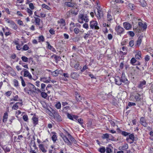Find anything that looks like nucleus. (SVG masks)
Listing matches in <instances>:
<instances>
[{
  "instance_id": "e433bc0d",
  "label": "nucleus",
  "mask_w": 153,
  "mask_h": 153,
  "mask_svg": "<svg viewBox=\"0 0 153 153\" xmlns=\"http://www.w3.org/2000/svg\"><path fill=\"white\" fill-rule=\"evenodd\" d=\"M58 23H60L62 24L63 26H65V20L64 19H60L59 21L58 22Z\"/></svg>"
},
{
  "instance_id": "9b49d317",
  "label": "nucleus",
  "mask_w": 153,
  "mask_h": 153,
  "mask_svg": "<svg viewBox=\"0 0 153 153\" xmlns=\"http://www.w3.org/2000/svg\"><path fill=\"white\" fill-rule=\"evenodd\" d=\"M115 81L116 84L119 86L121 85L122 84V82L119 76H117L115 77Z\"/></svg>"
},
{
  "instance_id": "ddd939ff",
  "label": "nucleus",
  "mask_w": 153,
  "mask_h": 153,
  "mask_svg": "<svg viewBox=\"0 0 153 153\" xmlns=\"http://www.w3.org/2000/svg\"><path fill=\"white\" fill-rule=\"evenodd\" d=\"M123 25L124 27L127 30H130L131 28V25L128 22H124Z\"/></svg>"
},
{
  "instance_id": "6e6552de",
  "label": "nucleus",
  "mask_w": 153,
  "mask_h": 153,
  "mask_svg": "<svg viewBox=\"0 0 153 153\" xmlns=\"http://www.w3.org/2000/svg\"><path fill=\"white\" fill-rule=\"evenodd\" d=\"M53 115L54 118L57 121L59 122L62 121V117L57 111H54L53 114Z\"/></svg>"
},
{
  "instance_id": "864d4df0",
  "label": "nucleus",
  "mask_w": 153,
  "mask_h": 153,
  "mask_svg": "<svg viewBox=\"0 0 153 153\" xmlns=\"http://www.w3.org/2000/svg\"><path fill=\"white\" fill-rule=\"evenodd\" d=\"M34 91L33 92L36 93H39L41 92V91L38 88H36V87H35V88L34 89Z\"/></svg>"
},
{
  "instance_id": "4d7b16f0",
  "label": "nucleus",
  "mask_w": 153,
  "mask_h": 153,
  "mask_svg": "<svg viewBox=\"0 0 153 153\" xmlns=\"http://www.w3.org/2000/svg\"><path fill=\"white\" fill-rule=\"evenodd\" d=\"M127 33L131 37H133L134 36V33L133 31H128L127 32Z\"/></svg>"
},
{
  "instance_id": "473e14b6",
  "label": "nucleus",
  "mask_w": 153,
  "mask_h": 153,
  "mask_svg": "<svg viewBox=\"0 0 153 153\" xmlns=\"http://www.w3.org/2000/svg\"><path fill=\"white\" fill-rule=\"evenodd\" d=\"M110 134L108 133H105L103 134L102 136V138L103 139H109Z\"/></svg>"
},
{
  "instance_id": "5fc2aeb1",
  "label": "nucleus",
  "mask_w": 153,
  "mask_h": 153,
  "mask_svg": "<svg viewBox=\"0 0 153 153\" xmlns=\"http://www.w3.org/2000/svg\"><path fill=\"white\" fill-rule=\"evenodd\" d=\"M107 20L109 21H110L112 20V16H111L108 13L107 15Z\"/></svg>"
},
{
  "instance_id": "c03bdc74",
  "label": "nucleus",
  "mask_w": 153,
  "mask_h": 153,
  "mask_svg": "<svg viewBox=\"0 0 153 153\" xmlns=\"http://www.w3.org/2000/svg\"><path fill=\"white\" fill-rule=\"evenodd\" d=\"M11 25H12V28L13 29L15 30L17 29L18 28L17 26L14 22L13 21Z\"/></svg>"
},
{
  "instance_id": "0eeeda50",
  "label": "nucleus",
  "mask_w": 153,
  "mask_h": 153,
  "mask_svg": "<svg viewBox=\"0 0 153 153\" xmlns=\"http://www.w3.org/2000/svg\"><path fill=\"white\" fill-rule=\"evenodd\" d=\"M120 78L122 82L125 84H128V81L127 79L124 72L122 73V76L121 77H120Z\"/></svg>"
},
{
  "instance_id": "a211bd4d",
  "label": "nucleus",
  "mask_w": 153,
  "mask_h": 153,
  "mask_svg": "<svg viewBox=\"0 0 153 153\" xmlns=\"http://www.w3.org/2000/svg\"><path fill=\"white\" fill-rule=\"evenodd\" d=\"M138 24L140 27H141L144 30L146 29L147 27V25L146 23H145L143 24L142 22H138Z\"/></svg>"
},
{
  "instance_id": "4c0bfd02",
  "label": "nucleus",
  "mask_w": 153,
  "mask_h": 153,
  "mask_svg": "<svg viewBox=\"0 0 153 153\" xmlns=\"http://www.w3.org/2000/svg\"><path fill=\"white\" fill-rule=\"evenodd\" d=\"M78 122L80 124L81 126L84 127V125H83V120L81 118L79 119L78 120Z\"/></svg>"
},
{
  "instance_id": "5701e85b",
  "label": "nucleus",
  "mask_w": 153,
  "mask_h": 153,
  "mask_svg": "<svg viewBox=\"0 0 153 153\" xmlns=\"http://www.w3.org/2000/svg\"><path fill=\"white\" fill-rule=\"evenodd\" d=\"M40 80L44 82L48 83L50 82V80H48L47 79V78L46 77H44L41 78L40 79Z\"/></svg>"
},
{
  "instance_id": "cd10ccee",
  "label": "nucleus",
  "mask_w": 153,
  "mask_h": 153,
  "mask_svg": "<svg viewBox=\"0 0 153 153\" xmlns=\"http://www.w3.org/2000/svg\"><path fill=\"white\" fill-rule=\"evenodd\" d=\"M59 74V71L57 69L51 72V74L53 76H57Z\"/></svg>"
},
{
  "instance_id": "7ed1b4c3",
  "label": "nucleus",
  "mask_w": 153,
  "mask_h": 153,
  "mask_svg": "<svg viewBox=\"0 0 153 153\" xmlns=\"http://www.w3.org/2000/svg\"><path fill=\"white\" fill-rule=\"evenodd\" d=\"M60 137L63 139L65 143H67V145L70 146L72 145V143L69 140L68 138L63 133H60Z\"/></svg>"
},
{
  "instance_id": "4be33fe9",
  "label": "nucleus",
  "mask_w": 153,
  "mask_h": 153,
  "mask_svg": "<svg viewBox=\"0 0 153 153\" xmlns=\"http://www.w3.org/2000/svg\"><path fill=\"white\" fill-rule=\"evenodd\" d=\"M71 78L74 79H76L78 78L79 74L77 73L72 72L71 73Z\"/></svg>"
},
{
  "instance_id": "bf43d9fd",
  "label": "nucleus",
  "mask_w": 153,
  "mask_h": 153,
  "mask_svg": "<svg viewBox=\"0 0 153 153\" xmlns=\"http://www.w3.org/2000/svg\"><path fill=\"white\" fill-rule=\"evenodd\" d=\"M3 149L6 152H9L10 151V149L7 146H4L3 148Z\"/></svg>"
},
{
  "instance_id": "13d9d810",
  "label": "nucleus",
  "mask_w": 153,
  "mask_h": 153,
  "mask_svg": "<svg viewBox=\"0 0 153 153\" xmlns=\"http://www.w3.org/2000/svg\"><path fill=\"white\" fill-rule=\"evenodd\" d=\"M88 68V66L86 65L83 67L82 69L81 70V72H83L85 70Z\"/></svg>"
},
{
  "instance_id": "39448f33",
  "label": "nucleus",
  "mask_w": 153,
  "mask_h": 153,
  "mask_svg": "<svg viewBox=\"0 0 153 153\" xmlns=\"http://www.w3.org/2000/svg\"><path fill=\"white\" fill-rule=\"evenodd\" d=\"M115 30L118 35L121 36V34L124 33L125 29L120 25L117 26L115 28Z\"/></svg>"
},
{
  "instance_id": "774afa93",
  "label": "nucleus",
  "mask_w": 153,
  "mask_h": 153,
  "mask_svg": "<svg viewBox=\"0 0 153 153\" xmlns=\"http://www.w3.org/2000/svg\"><path fill=\"white\" fill-rule=\"evenodd\" d=\"M23 120L25 121H27L28 120V117L27 115H24L23 117Z\"/></svg>"
},
{
  "instance_id": "9d476101",
  "label": "nucleus",
  "mask_w": 153,
  "mask_h": 153,
  "mask_svg": "<svg viewBox=\"0 0 153 153\" xmlns=\"http://www.w3.org/2000/svg\"><path fill=\"white\" fill-rule=\"evenodd\" d=\"M34 18L35 19V25L37 27L38 26L39 29H42V27L40 26L41 19L37 17H34Z\"/></svg>"
},
{
  "instance_id": "09e8293b",
  "label": "nucleus",
  "mask_w": 153,
  "mask_h": 153,
  "mask_svg": "<svg viewBox=\"0 0 153 153\" xmlns=\"http://www.w3.org/2000/svg\"><path fill=\"white\" fill-rule=\"evenodd\" d=\"M142 42V39L141 37L140 36H139L138 39V40L137 42V45H140L141 43Z\"/></svg>"
},
{
  "instance_id": "bb28decb",
  "label": "nucleus",
  "mask_w": 153,
  "mask_h": 153,
  "mask_svg": "<svg viewBox=\"0 0 153 153\" xmlns=\"http://www.w3.org/2000/svg\"><path fill=\"white\" fill-rule=\"evenodd\" d=\"M114 11L116 13H119L120 12V10L118 6L115 5L114 8Z\"/></svg>"
},
{
  "instance_id": "a18cd8bd",
  "label": "nucleus",
  "mask_w": 153,
  "mask_h": 153,
  "mask_svg": "<svg viewBox=\"0 0 153 153\" xmlns=\"http://www.w3.org/2000/svg\"><path fill=\"white\" fill-rule=\"evenodd\" d=\"M19 97L18 95H16L13 97V98L10 99V101H18Z\"/></svg>"
},
{
  "instance_id": "a19ab883",
  "label": "nucleus",
  "mask_w": 153,
  "mask_h": 153,
  "mask_svg": "<svg viewBox=\"0 0 153 153\" xmlns=\"http://www.w3.org/2000/svg\"><path fill=\"white\" fill-rule=\"evenodd\" d=\"M44 38L42 35L38 37L39 42H43L44 41Z\"/></svg>"
},
{
  "instance_id": "338daca9",
  "label": "nucleus",
  "mask_w": 153,
  "mask_h": 153,
  "mask_svg": "<svg viewBox=\"0 0 153 153\" xmlns=\"http://www.w3.org/2000/svg\"><path fill=\"white\" fill-rule=\"evenodd\" d=\"M105 150L107 153H110L112 152L111 149L109 147H107Z\"/></svg>"
},
{
  "instance_id": "37998d69",
  "label": "nucleus",
  "mask_w": 153,
  "mask_h": 153,
  "mask_svg": "<svg viewBox=\"0 0 153 153\" xmlns=\"http://www.w3.org/2000/svg\"><path fill=\"white\" fill-rule=\"evenodd\" d=\"M55 107L57 109H59L61 107V104L59 102H58L55 105Z\"/></svg>"
},
{
  "instance_id": "c756f323",
  "label": "nucleus",
  "mask_w": 153,
  "mask_h": 153,
  "mask_svg": "<svg viewBox=\"0 0 153 153\" xmlns=\"http://www.w3.org/2000/svg\"><path fill=\"white\" fill-rule=\"evenodd\" d=\"M129 135V138L131 140L132 142L131 143H132L135 140V137L134 135V134L133 133H132L131 134H130Z\"/></svg>"
},
{
  "instance_id": "79ce46f5",
  "label": "nucleus",
  "mask_w": 153,
  "mask_h": 153,
  "mask_svg": "<svg viewBox=\"0 0 153 153\" xmlns=\"http://www.w3.org/2000/svg\"><path fill=\"white\" fill-rule=\"evenodd\" d=\"M42 7L43 8H45L48 10H49L51 9V8L49 6L44 4H42Z\"/></svg>"
},
{
  "instance_id": "f3484780",
  "label": "nucleus",
  "mask_w": 153,
  "mask_h": 153,
  "mask_svg": "<svg viewBox=\"0 0 153 153\" xmlns=\"http://www.w3.org/2000/svg\"><path fill=\"white\" fill-rule=\"evenodd\" d=\"M75 95L76 100L77 102H79L82 100V97L77 92H75Z\"/></svg>"
},
{
  "instance_id": "c85d7f7f",
  "label": "nucleus",
  "mask_w": 153,
  "mask_h": 153,
  "mask_svg": "<svg viewBox=\"0 0 153 153\" xmlns=\"http://www.w3.org/2000/svg\"><path fill=\"white\" fill-rule=\"evenodd\" d=\"M19 64L21 65L24 68H25L27 69H29L27 64H25L24 63H23L21 61H19Z\"/></svg>"
},
{
  "instance_id": "49530a36",
  "label": "nucleus",
  "mask_w": 153,
  "mask_h": 153,
  "mask_svg": "<svg viewBox=\"0 0 153 153\" xmlns=\"http://www.w3.org/2000/svg\"><path fill=\"white\" fill-rule=\"evenodd\" d=\"M88 74V75L91 77V79H95L96 77L94 76V75L92 74H91L90 72H88L86 71L85 74V75H87Z\"/></svg>"
},
{
  "instance_id": "603ef678",
  "label": "nucleus",
  "mask_w": 153,
  "mask_h": 153,
  "mask_svg": "<svg viewBox=\"0 0 153 153\" xmlns=\"http://www.w3.org/2000/svg\"><path fill=\"white\" fill-rule=\"evenodd\" d=\"M130 134V133L127 132L125 131H123L122 132L121 134L123 136L126 137L129 135Z\"/></svg>"
},
{
  "instance_id": "ea45409f",
  "label": "nucleus",
  "mask_w": 153,
  "mask_h": 153,
  "mask_svg": "<svg viewBox=\"0 0 153 153\" xmlns=\"http://www.w3.org/2000/svg\"><path fill=\"white\" fill-rule=\"evenodd\" d=\"M74 68L77 70H79L80 69L81 67L80 66V65L78 62H77L76 63L74 66Z\"/></svg>"
},
{
  "instance_id": "72a5a7b5",
  "label": "nucleus",
  "mask_w": 153,
  "mask_h": 153,
  "mask_svg": "<svg viewBox=\"0 0 153 153\" xmlns=\"http://www.w3.org/2000/svg\"><path fill=\"white\" fill-rule=\"evenodd\" d=\"M53 58L56 61H57L58 60H59V59H61V57L60 56H58L55 54H54L51 56V58Z\"/></svg>"
},
{
  "instance_id": "a878e982",
  "label": "nucleus",
  "mask_w": 153,
  "mask_h": 153,
  "mask_svg": "<svg viewBox=\"0 0 153 153\" xmlns=\"http://www.w3.org/2000/svg\"><path fill=\"white\" fill-rule=\"evenodd\" d=\"M128 145L127 144H125L123 146L119 147V149L121 150H125L128 148Z\"/></svg>"
},
{
  "instance_id": "423d86ee",
  "label": "nucleus",
  "mask_w": 153,
  "mask_h": 153,
  "mask_svg": "<svg viewBox=\"0 0 153 153\" xmlns=\"http://www.w3.org/2000/svg\"><path fill=\"white\" fill-rule=\"evenodd\" d=\"M146 81L145 80L143 79L142 81L139 82L137 87L138 88L143 90L146 87Z\"/></svg>"
},
{
  "instance_id": "f704fd0d",
  "label": "nucleus",
  "mask_w": 153,
  "mask_h": 153,
  "mask_svg": "<svg viewBox=\"0 0 153 153\" xmlns=\"http://www.w3.org/2000/svg\"><path fill=\"white\" fill-rule=\"evenodd\" d=\"M99 152L101 153H105V149L104 146H102L99 148L98 150Z\"/></svg>"
},
{
  "instance_id": "1a4fd4ad",
  "label": "nucleus",
  "mask_w": 153,
  "mask_h": 153,
  "mask_svg": "<svg viewBox=\"0 0 153 153\" xmlns=\"http://www.w3.org/2000/svg\"><path fill=\"white\" fill-rule=\"evenodd\" d=\"M140 123L144 127H147L148 123L146 122V120L145 117H142L140 118Z\"/></svg>"
},
{
  "instance_id": "b1692460",
  "label": "nucleus",
  "mask_w": 153,
  "mask_h": 153,
  "mask_svg": "<svg viewBox=\"0 0 153 153\" xmlns=\"http://www.w3.org/2000/svg\"><path fill=\"white\" fill-rule=\"evenodd\" d=\"M8 118V114L7 112H5L4 113V116L3 118V122L4 123L6 122Z\"/></svg>"
},
{
  "instance_id": "f03ea898",
  "label": "nucleus",
  "mask_w": 153,
  "mask_h": 153,
  "mask_svg": "<svg viewBox=\"0 0 153 153\" xmlns=\"http://www.w3.org/2000/svg\"><path fill=\"white\" fill-rule=\"evenodd\" d=\"M99 2V1H96V3H97V6L98 7V8H97V14H96L95 12V13L96 15V16L97 17V19L99 20V19H100L101 17H102L103 16V12L102 10L100 9V7L98 4V3Z\"/></svg>"
},
{
  "instance_id": "aec40b11",
  "label": "nucleus",
  "mask_w": 153,
  "mask_h": 153,
  "mask_svg": "<svg viewBox=\"0 0 153 153\" xmlns=\"http://www.w3.org/2000/svg\"><path fill=\"white\" fill-rule=\"evenodd\" d=\"M32 119L33 120V123L34 126H36V125L38 124V118L33 116L32 117Z\"/></svg>"
},
{
  "instance_id": "69168bd1",
  "label": "nucleus",
  "mask_w": 153,
  "mask_h": 153,
  "mask_svg": "<svg viewBox=\"0 0 153 153\" xmlns=\"http://www.w3.org/2000/svg\"><path fill=\"white\" fill-rule=\"evenodd\" d=\"M27 12L29 14L30 16H31L33 14L32 11L28 8H27Z\"/></svg>"
},
{
  "instance_id": "393cba45",
  "label": "nucleus",
  "mask_w": 153,
  "mask_h": 153,
  "mask_svg": "<svg viewBox=\"0 0 153 153\" xmlns=\"http://www.w3.org/2000/svg\"><path fill=\"white\" fill-rule=\"evenodd\" d=\"M65 4L68 7H72L74 6V4L70 2H65Z\"/></svg>"
},
{
  "instance_id": "6e6d98bb",
  "label": "nucleus",
  "mask_w": 153,
  "mask_h": 153,
  "mask_svg": "<svg viewBox=\"0 0 153 153\" xmlns=\"http://www.w3.org/2000/svg\"><path fill=\"white\" fill-rule=\"evenodd\" d=\"M67 117L69 119L73 120H74L73 119V115H72L71 114H70L69 113H67Z\"/></svg>"
},
{
  "instance_id": "f8f14e48",
  "label": "nucleus",
  "mask_w": 153,
  "mask_h": 153,
  "mask_svg": "<svg viewBox=\"0 0 153 153\" xmlns=\"http://www.w3.org/2000/svg\"><path fill=\"white\" fill-rule=\"evenodd\" d=\"M27 88H28L29 89V91H31V92H33V91H34V89L35 88V86L32 84L30 83H28L27 85Z\"/></svg>"
},
{
  "instance_id": "680f3d73",
  "label": "nucleus",
  "mask_w": 153,
  "mask_h": 153,
  "mask_svg": "<svg viewBox=\"0 0 153 153\" xmlns=\"http://www.w3.org/2000/svg\"><path fill=\"white\" fill-rule=\"evenodd\" d=\"M74 31L76 34H78L80 31L79 29L77 27H76L74 29Z\"/></svg>"
},
{
  "instance_id": "58836bf2",
  "label": "nucleus",
  "mask_w": 153,
  "mask_h": 153,
  "mask_svg": "<svg viewBox=\"0 0 153 153\" xmlns=\"http://www.w3.org/2000/svg\"><path fill=\"white\" fill-rule=\"evenodd\" d=\"M14 85L15 87L17 88L18 86H19V83L18 81L14 79L13 81Z\"/></svg>"
},
{
  "instance_id": "f257e3e1",
  "label": "nucleus",
  "mask_w": 153,
  "mask_h": 153,
  "mask_svg": "<svg viewBox=\"0 0 153 153\" xmlns=\"http://www.w3.org/2000/svg\"><path fill=\"white\" fill-rule=\"evenodd\" d=\"M78 22L80 23H82L83 21L85 22H88L89 19L88 16L86 14H79L78 16Z\"/></svg>"
},
{
  "instance_id": "2eb2a0df",
  "label": "nucleus",
  "mask_w": 153,
  "mask_h": 153,
  "mask_svg": "<svg viewBox=\"0 0 153 153\" xmlns=\"http://www.w3.org/2000/svg\"><path fill=\"white\" fill-rule=\"evenodd\" d=\"M51 133V134H53V136L51 137L52 140L54 143H55L57 140V134L55 132H52Z\"/></svg>"
},
{
  "instance_id": "412c9836",
  "label": "nucleus",
  "mask_w": 153,
  "mask_h": 153,
  "mask_svg": "<svg viewBox=\"0 0 153 153\" xmlns=\"http://www.w3.org/2000/svg\"><path fill=\"white\" fill-rule=\"evenodd\" d=\"M39 146L40 149L43 153L47 152V151L45 149L44 145L43 144H40L39 145Z\"/></svg>"
},
{
  "instance_id": "de8ad7c7",
  "label": "nucleus",
  "mask_w": 153,
  "mask_h": 153,
  "mask_svg": "<svg viewBox=\"0 0 153 153\" xmlns=\"http://www.w3.org/2000/svg\"><path fill=\"white\" fill-rule=\"evenodd\" d=\"M22 61L25 62H27L28 61V58L25 56H22L21 57Z\"/></svg>"
},
{
  "instance_id": "3c124183",
  "label": "nucleus",
  "mask_w": 153,
  "mask_h": 153,
  "mask_svg": "<svg viewBox=\"0 0 153 153\" xmlns=\"http://www.w3.org/2000/svg\"><path fill=\"white\" fill-rule=\"evenodd\" d=\"M29 48V47L27 44L25 45L22 48V51H27Z\"/></svg>"
},
{
  "instance_id": "6ab92c4d",
  "label": "nucleus",
  "mask_w": 153,
  "mask_h": 153,
  "mask_svg": "<svg viewBox=\"0 0 153 153\" xmlns=\"http://www.w3.org/2000/svg\"><path fill=\"white\" fill-rule=\"evenodd\" d=\"M22 102H17L13 106L12 109L14 110H16L19 108V105H22Z\"/></svg>"
},
{
  "instance_id": "dca6fc26",
  "label": "nucleus",
  "mask_w": 153,
  "mask_h": 153,
  "mask_svg": "<svg viewBox=\"0 0 153 153\" xmlns=\"http://www.w3.org/2000/svg\"><path fill=\"white\" fill-rule=\"evenodd\" d=\"M46 43L47 45V48L48 49L50 50L53 52H56L55 49L50 45L49 42L48 41L46 42Z\"/></svg>"
},
{
  "instance_id": "8fccbe9b",
  "label": "nucleus",
  "mask_w": 153,
  "mask_h": 153,
  "mask_svg": "<svg viewBox=\"0 0 153 153\" xmlns=\"http://www.w3.org/2000/svg\"><path fill=\"white\" fill-rule=\"evenodd\" d=\"M41 93L42 97L45 99H46L47 96V93L44 92H42Z\"/></svg>"
},
{
  "instance_id": "20e7f679",
  "label": "nucleus",
  "mask_w": 153,
  "mask_h": 153,
  "mask_svg": "<svg viewBox=\"0 0 153 153\" xmlns=\"http://www.w3.org/2000/svg\"><path fill=\"white\" fill-rule=\"evenodd\" d=\"M98 23L96 21L93 20L90 22V26L91 28H94L95 29L98 30L99 27L97 26Z\"/></svg>"
},
{
  "instance_id": "4468645a",
  "label": "nucleus",
  "mask_w": 153,
  "mask_h": 153,
  "mask_svg": "<svg viewBox=\"0 0 153 153\" xmlns=\"http://www.w3.org/2000/svg\"><path fill=\"white\" fill-rule=\"evenodd\" d=\"M142 53L140 51H138L136 52V54L135 55V57L136 59L140 60L142 58Z\"/></svg>"
},
{
  "instance_id": "052dcab7",
  "label": "nucleus",
  "mask_w": 153,
  "mask_h": 153,
  "mask_svg": "<svg viewBox=\"0 0 153 153\" xmlns=\"http://www.w3.org/2000/svg\"><path fill=\"white\" fill-rule=\"evenodd\" d=\"M70 11H71V15H72V16L76 15L77 14V12H76L75 10H70Z\"/></svg>"
},
{
  "instance_id": "e2e57ef3",
  "label": "nucleus",
  "mask_w": 153,
  "mask_h": 153,
  "mask_svg": "<svg viewBox=\"0 0 153 153\" xmlns=\"http://www.w3.org/2000/svg\"><path fill=\"white\" fill-rule=\"evenodd\" d=\"M12 94V91H8L6 92L5 94V95L7 97H9L10 96L11 94Z\"/></svg>"
},
{
  "instance_id": "0e129e2a",
  "label": "nucleus",
  "mask_w": 153,
  "mask_h": 153,
  "mask_svg": "<svg viewBox=\"0 0 153 153\" xmlns=\"http://www.w3.org/2000/svg\"><path fill=\"white\" fill-rule=\"evenodd\" d=\"M135 98L137 101H139L140 100V95L139 94H137L135 96Z\"/></svg>"
},
{
  "instance_id": "2f4dec72",
  "label": "nucleus",
  "mask_w": 153,
  "mask_h": 153,
  "mask_svg": "<svg viewBox=\"0 0 153 153\" xmlns=\"http://www.w3.org/2000/svg\"><path fill=\"white\" fill-rule=\"evenodd\" d=\"M137 62L136 59L134 57L132 58L130 60V63L133 65H135V63Z\"/></svg>"
},
{
  "instance_id": "7c9ffc66",
  "label": "nucleus",
  "mask_w": 153,
  "mask_h": 153,
  "mask_svg": "<svg viewBox=\"0 0 153 153\" xmlns=\"http://www.w3.org/2000/svg\"><path fill=\"white\" fill-rule=\"evenodd\" d=\"M71 15L70 10L68 11L65 15V17L66 19H68L70 17Z\"/></svg>"
},
{
  "instance_id": "c9c22d12",
  "label": "nucleus",
  "mask_w": 153,
  "mask_h": 153,
  "mask_svg": "<svg viewBox=\"0 0 153 153\" xmlns=\"http://www.w3.org/2000/svg\"><path fill=\"white\" fill-rule=\"evenodd\" d=\"M140 4L143 7H144L146 5V2L145 0H140Z\"/></svg>"
}]
</instances>
